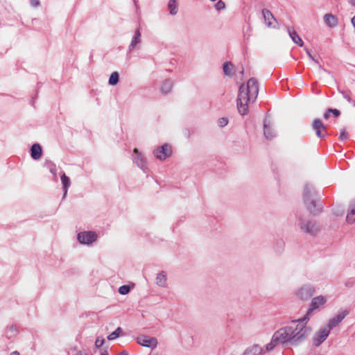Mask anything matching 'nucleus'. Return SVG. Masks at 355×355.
I'll use <instances>...</instances> for the list:
<instances>
[{"mask_svg":"<svg viewBox=\"0 0 355 355\" xmlns=\"http://www.w3.org/2000/svg\"><path fill=\"white\" fill-rule=\"evenodd\" d=\"M228 123V119L226 117H222L218 119V125L220 128H223L225 125H227Z\"/></svg>","mask_w":355,"mask_h":355,"instance_id":"33","label":"nucleus"},{"mask_svg":"<svg viewBox=\"0 0 355 355\" xmlns=\"http://www.w3.org/2000/svg\"><path fill=\"white\" fill-rule=\"evenodd\" d=\"M101 355H108V354L106 352V353L102 354Z\"/></svg>","mask_w":355,"mask_h":355,"instance_id":"49","label":"nucleus"},{"mask_svg":"<svg viewBox=\"0 0 355 355\" xmlns=\"http://www.w3.org/2000/svg\"><path fill=\"white\" fill-rule=\"evenodd\" d=\"M343 97L349 102V103H352L354 106H355V101H352V100L351 99V98L349 97V96L344 92H341Z\"/></svg>","mask_w":355,"mask_h":355,"instance_id":"39","label":"nucleus"},{"mask_svg":"<svg viewBox=\"0 0 355 355\" xmlns=\"http://www.w3.org/2000/svg\"><path fill=\"white\" fill-rule=\"evenodd\" d=\"M10 355H20L19 352L17 351H14L12 352H11Z\"/></svg>","mask_w":355,"mask_h":355,"instance_id":"47","label":"nucleus"},{"mask_svg":"<svg viewBox=\"0 0 355 355\" xmlns=\"http://www.w3.org/2000/svg\"><path fill=\"white\" fill-rule=\"evenodd\" d=\"M328 112H331L336 117L339 116L340 114V111L337 109L329 108Z\"/></svg>","mask_w":355,"mask_h":355,"instance_id":"38","label":"nucleus"},{"mask_svg":"<svg viewBox=\"0 0 355 355\" xmlns=\"http://www.w3.org/2000/svg\"><path fill=\"white\" fill-rule=\"evenodd\" d=\"M331 112H328V110L326 111V112L324 114V118L325 119H328L330 116Z\"/></svg>","mask_w":355,"mask_h":355,"instance_id":"44","label":"nucleus"},{"mask_svg":"<svg viewBox=\"0 0 355 355\" xmlns=\"http://www.w3.org/2000/svg\"><path fill=\"white\" fill-rule=\"evenodd\" d=\"M114 331L119 336L122 332V329L121 327H118Z\"/></svg>","mask_w":355,"mask_h":355,"instance_id":"45","label":"nucleus"},{"mask_svg":"<svg viewBox=\"0 0 355 355\" xmlns=\"http://www.w3.org/2000/svg\"><path fill=\"white\" fill-rule=\"evenodd\" d=\"M46 167L49 168L50 173L53 175L54 178H56L57 169L55 165L50 162L46 164Z\"/></svg>","mask_w":355,"mask_h":355,"instance_id":"32","label":"nucleus"},{"mask_svg":"<svg viewBox=\"0 0 355 355\" xmlns=\"http://www.w3.org/2000/svg\"><path fill=\"white\" fill-rule=\"evenodd\" d=\"M288 35H289L290 37L291 38V40H293V42L295 44H297L300 46H303L304 42H303L302 40L301 39V37L299 36L297 33L294 29L289 28L288 29Z\"/></svg>","mask_w":355,"mask_h":355,"instance_id":"24","label":"nucleus"},{"mask_svg":"<svg viewBox=\"0 0 355 355\" xmlns=\"http://www.w3.org/2000/svg\"><path fill=\"white\" fill-rule=\"evenodd\" d=\"M132 160L144 173H147L148 172L149 169L146 157L136 148L133 150Z\"/></svg>","mask_w":355,"mask_h":355,"instance_id":"8","label":"nucleus"},{"mask_svg":"<svg viewBox=\"0 0 355 355\" xmlns=\"http://www.w3.org/2000/svg\"><path fill=\"white\" fill-rule=\"evenodd\" d=\"M136 340L140 345L151 349L155 348L158 343L156 338L146 335H140L137 336Z\"/></svg>","mask_w":355,"mask_h":355,"instance_id":"13","label":"nucleus"},{"mask_svg":"<svg viewBox=\"0 0 355 355\" xmlns=\"http://www.w3.org/2000/svg\"><path fill=\"white\" fill-rule=\"evenodd\" d=\"M347 139H348L347 133L346 132V131L345 130H343L340 132V135L339 137L340 141H346Z\"/></svg>","mask_w":355,"mask_h":355,"instance_id":"37","label":"nucleus"},{"mask_svg":"<svg viewBox=\"0 0 355 355\" xmlns=\"http://www.w3.org/2000/svg\"><path fill=\"white\" fill-rule=\"evenodd\" d=\"M312 128L315 130L318 137L321 139L324 138L326 134V127L320 119H315L313 122Z\"/></svg>","mask_w":355,"mask_h":355,"instance_id":"15","label":"nucleus"},{"mask_svg":"<svg viewBox=\"0 0 355 355\" xmlns=\"http://www.w3.org/2000/svg\"><path fill=\"white\" fill-rule=\"evenodd\" d=\"M349 3L352 6L355 7V0H349Z\"/></svg>","mask_w":355,"mask_h":355,"instance_id":"48","label":"nucleus"},{"mask_svg":"<svg viewBox=\"0 0 355 355\" xmlns=\"http://www.w3.org/2000/svg\"><path fill=\"white\" fill-rule=\"evenodd\" d=\"M297 220L300 230L311 236H316L320 230V225L314 220L304 218L300 215L297 216Z\"/></svg>","mask_w":355,"mask_h":355,"instance_id":"5","label":"nucleus"},{"mask_svg":"<svg viewBox=\"0 0 355 355\" xmlns=\"http://www.w3.org/2000/svg\"><path fill=\"white\" fill-rule=\"evenodd\" d=\"M134 2H135V4H137V0H134Z\"/></svg>","mask_w":355,"mask_h":355,"instance_id":"50","label":"nucleus"},{"mask_svg":"<svg viewBox=\"0 0 355 355\" xmlns=\"http://www.w3.org/2000/svg\"><path fill=\"white\" fill-rule=\"evenodd\" d=\"M263 134L265 138L268 140H272L276 137L275 129L271 125L270 120L267 118L263 121Z\"/></svg>","mask_w":355,"mask_h":355,"instance_id":"16","label":"nucleus"},{"mask_svg":"<svg viewBox=\"0 0 355 355\" xmlns=\"http://www.w3.org/2000/svg\"><path fill=\"white\" fill-rule=\"evenodd\" d=\"M173 88V82L171 80L166 79L164 80L160 87V92L164 94H168Z\"/></svg>","mask_w":355,"mask_h":355,"instance_id":"26","label":"nucleus"},{"mask_svg":"<svg viewBox=\"0 0 355 355\" xmlns=\"http://www.w3.org/2000/svg\"><path fill=\"white\" fill-rule=\"evenodd\" d=\"M116 355H129V354H128V352H126V351H123V352H121L119 353V354H116Z\"/></svg>","mask_w":355,"mask_h":355,"instance_id":"46","label":"nucleus"},{"mask_svg":"<svg viewBox=\"0 0 355 355\" xmlns=\"http://www.w3.org/2000/svg\"><path fill=\"white\" fill-rule=\"evenodd\" d=\"M118 337H119V336L117 335V334H116L115 331H113L110 334L108 335L107 339L109 340H113Z\"/></svg>","mask_w":355,"mask_h":355,"instance_id":"40","label":"nucleus"},{"mask_svg":"<svg viewBox=\"0 0 355 355\" xmlns=\"http://www.w3.org/2000/svg\"><path fill=\"white\" fill-rule=\"evenodd\" d=\"M259 93V86L257 80L251 78L246 85L240 86L237 98V109L241 115H245L248 111V103L254 102Z\"/></svg>","mask_w":355,"mask_h":355,"instance_id":"1","label":"nucleus"},{"mask_svg":"<svg viewBox=\"0 0 355 355\" xmlns=\"http://www.w3.org/2000/svg\"><path fill=\"white\" fill-rule=\"evenodd\" d=\"M325 24L329 27H336L338 24V19L332 14L327 13L324 16Z\"/></svg>","mask_w":355,"mask_h":355,"instance_id":"25","label":"nucleus"},{"mask_svg":"<svg viewBox=\"0 0 355 355\" xmlns=\"http://www.w3.org/2000/svg\"><path fill=\"white\" fill-rule=\"evenodd\" d=\"M119 74L117 71H114V72L112 73V74L110 75L108 83L110 85L114 86V85H116L119 83Z\"/></svg>","mask_w":355,"mask_h":355,"instance_id":"30","label":"nucleus"},{"mask_svg":"<svg viewBox=\"0 0 355 355\" xmlns=\"http://www.w3.org/2000/svg\"><path fill=\"white\" fill-rule=\"evenodd\" d=\"M105 343V339L101 337H98L95 341V346L97 348L101 347Z\"/></svg>","mask_w":355,"mask_h":355,"instance_id":"35","label":"nucleus"},{"mask_svg":"<svg viewBox=\"0 0 355 355\" xmlns=\"http://www.w3.org/2000/svg\"><path fill=\"white\" fill-rule=\"evenodd\" d=\"M343 209H335L334 211V213L336 215V216H340V215H343Z\"/></svg>","mask_w":355,"mask_h":355,"instance_id":"42","label":"nucleus"},{"mask_svg":"<svg viewBox=\"0 0 355 355\" xmlns=\"http://www.w3.org/2000/svg\"><path fill=\"white\" fill-rule=\"evenodd\" d=\"M223 70L225 75L230 76L233 73L234 65L230 62H226L223 64Z\"/></svg>","mask_w":355,"mask_h":355,"instance_id":"29","label":"nucleus"},{"mask_svg":"<svg viewBox=\"0 0 355 355\" xmlns=\"http://www.w3.org/2000/svg\"><path fill=\"white\" fill-rule=\"evenodd\" d=\"M141 34L139 29H137L135 31L134 35L132 38V40L130 42V44L128 46V52L131 53L134 49L137 46L138 44H140L141 43Z\"/></svg>","mask_w":355,"mask_h":355,"instance_id":"17","label":"nucleus"},{"mask_svg":"<svg viewBox=\"0 0 355 355\" xmlns=\"http://www.w3.org/2000/svg\"><path fill=\"white\" fill-rule=\"evenodd\" d=\"M309 320H304L303 317L287 325V328L290 338L291 340V345H297L302 343L309 335L311 328L306 324Z\"/></svg>","mask_w":355,"mask_h":355,"instance_id":"2","label":"nucleus"},{"mask_svg":"<svg viewBox=\"0 0 355 355\" xmlns=\"http://www.w3.org/2000/svg\"><path fill=\"white\" fill-rule=\"evenodd\" d=\"M273 250L277 254H282L284 251L285 242L282 239H277L273 243Z\"/></svg>","mask_w":355,"mask_h":355,"instance_id":"22","label":"nucleus"},{"mask_svg":"<svg viewBox=\"0 0 355 355\" xmlns=\"http://www.w3.org/2000/svg\"><path fill=\"white\" fill-rule=\"evenodd\" d=\"M327 302V297L322 295L313 297L303 320H309L315 312L320 311L324 307Z\"/></svg>","mask_w":355,"mask_h":355,"instance_id":"6","label":"nucleus"},{"mask_svg":"<svg viewBox=\"0 0 355 355\" xmlns=\"http://www.w3.org/2000/svg\"><path fill=\"white\" fill-rule=\"evenodd\" d=\"M214 7L216 8V10L218 11H220L221 10H223L225 8V3L221 1V0H219L215 5H214Z\"/></svg>","mask_w":355,"mask_h":355,"instance_id":"34","label":"nucleus"},{"mask_svg":"<svg viewBox=\"0 0 355 355\" xmlns=\"http://www.w3.org/2000/svg\"><path fill=\"white\" fill-rule=\"evenodd\" d=\"M76 355H87V354L85 351L78 350V351H77Z\"/></svg>","mask_w":355,"mask_h":355,"instance_id":"43","label":"nucleus"},{"mask_svg":"<svg viewBox=\"0 0 355 355\" xmlns=\"http://www.w3.org/2000/svg\"><path fill=\"white\" fill-rule=\"evenodd\" d=\"M40 4V2L39 0H31V5L34 8L39 6Z\"/></svg>","mask_w":355,"mask_h":355,"instance_id":"41","label":"nucleus"},{"mask_svg":"<svg viewBox=\"0 0 355 355\" xmlns=\"http://www.w3.org/2000/svg\"><path fill=\"white\" fill-rule=\"evenodd\" d=\"M153 155L160 161H164L172 154L171 146L168 144H164L158 146L153 151Z\"/></svg>","mask_w":355,"mask_h":355,"instance_id":"10","label":"nucleus"},{"mask_svg":"<svg viewBox=\"0 0 355 355\" xmlns=\"http://www.w3.org/2000/svg\"><path fill=\"white\" fill-rule=\"evenodd\" d=\"M316 197L317 195L313 186L306 184L303 191L304 202L309 212L313 214L320 213L322 207V204L317 202Z\"/></svg>","mask_w":355,"mask_h":355,"instance_id":"3","label":"nucleus"},{"mask_svg":"<svg viewBox=\"0 0 355 355\" xmlns=\"http://www.w3.org/2000/svg\"><path fill=\"white\" fill-rule=\"evenodd\" d=\"M331 330L326 325L316 331L313 336V344L320 346L329 336Z\"/></svg>","mask_w":355,"mask_h":355,"instance_id":"11","label":"nucleus"},{"mask_svg":"<svg viewBox=\"0 0 355 355\" xmlns=\"http://www.w3.org/2000/svg\"><path fill=\"white\" fill-rule=\"evenodd\" d=\"M18 334V329L15 325H10L7 327L6 329V336L8 338L16 336Z\"/></svg>","mask_w":355,"mask_h":355,"instance_id":"28","label":"nucleus"},{"mask_svg":"<svg viewBox=\"0 0 355 355\" xmlns=\"http://www.w3.org/2000/svg\"><path fill=\"white\" fill-rule=\"evenodd\" d=\"M346 220L348 223H353L355 221V199L353 200L349 205Z\"/></svg>","mask_w":355,"mask_h":355,"instance_id":"19","label":"nucleus"},{"mask_svg":"<svg viewBox=\"0 0 355 355\" xmlns=\"http://www.w3.org/2000/svg\"><path fill=\"white\" fill-rule=\"evenodd\" d=\"M42 146L37 143L33 144V146L31 148V156L32 159L35 160L39 159L42 157Z\"/></svg>","mask_w":355,"mask_h":355,"instance_id":"18","label":"nucleus"},{"mask_svg":"<svg viewBox=\"0 0 355 355\" xmlns=\"http://www.w3.org/2000/svg\"><path fill=\"white\" fill-rule=\"evenodd\" d=\"M60 179L62 184V189H63V197L62 198H64L67 194L68 189L71 185V181L69 177L66 175V174L62 172L60 175Z\"/></svg>","mask_w":355,"mask_h":355,"instance_id":"20","label":"nucleus"},{"mask_svg":"<svg viewBox=\"0 0 355 355\" xmlns=\"http://www.w3.org/2000/svg\"><path fill=\"white\" fill-rule=\"evenodd\" d=\"M305 51L306 52V54L307 55L309 56V58L310 59H311L316 64H318V66L319 67V68H322L321 65L319 64L318 61L317 60H315L313 55H311V51L308 49H305Z\"/></svg>","mask_w":355,"mask_h":355,"instance_id":"36","label":"nucleus"},{"mask_svg":"<svg viewBox=\"0 0 355 355\" xmlns=\"http://www.w3.org/2000/svg\"><path fill=\"white\" fill-rule=\"evenodd\" d=\"M168 10L170 15H175L178 12L177 0H169L168 3Z\"/></svg>","mask_w":355,"mask_h":355,"instance_id":"27","label":"nucleus"},{"mask_svg":"<svg viewBox=\"0 0 355 355\" xmlns=\"http://www.w3.org/2000/svg\"><path fill=\"white\" fill-rule=\"evenodd\" d=\"M315 293V288L311 284H304L295 292V297L297 300L306 302Z\"/></svg>","mask_w":355,"mask_h":355,"instance_id":"7","label":"nucleus"},{"mask_svg":"<svg viewBox=\"0 0 355 355\" xmlns=\"http://www.w3.org/2000/svg\"><path fill=\"white\" fill-rule=\"evenodd\" d=\"M288 331L286 326L276 331L273 334L270 342L266 345V350L272 351L278 345H291Z\"/></svg>","mask_w":355,"mask_h":355,"instance_id":"4","label":"nucleus"},{"mask_svg":"<svg viewBox=\"0 0 355 355\" xmlns=\"http://www.w3.org/2000/svg\"><path fill=\"white\" fill-rule=\"evenodd\" d=\"M167 274L164 271H162L161 272L158 273L156 279H155V283L159 287L165 288L167 286Z\"/></svg>","mask_w":355,"mask_h":355,"instance_id":"21","label":"nucleus"},{"mask_svg":"<svg viewBox=\"0 0 355 355\" xmlns=\"http://www.w3.org/2000/svg\"><path fill=\"white\" fill-rule=\"evenodd\" d=\"M349 313V311L347 309L340 310L336 315L328 320L326 326L331 330L334 327L338 326Z\"/></svg>","mask_w":355,"mask_h":355,"instance_id":"12","label":"nucleus"},{"mask_svg":"<svg viewBox=\"0 0 355 355\" xmlns=\"http://www.w3.org/2000/svg\"><path fill=\"white\" fill-rule=\"evenodd\" d=\"M262 15L265 21V23L268 27L272 26V21L275 20L272 12L268 9H263Z\"/></svg>","mask_w":355,"mask_h":355,"instance_id":"23","label":"nucleus"},{"mask_svg":"<svg viewBox=\"0 0 355 355\" xmlns=\"http://www.w3.org/2000/svg\"><path fill=\"white\" fill-rule=\"evenodd\" d=\"M98 239V234L92 231L80 232L77 234V240L82 245H89Z\"/></svg>","mask_w":355,"mask_h":355,"instance_id":"9","label":"nucleus"},{"mask_svg":"<svg viewBox=\"0 0 355 355\" xmlns=\"http://www.w3.org/2000/svg\"><path fill=\"white\" fill-rule=\"evenodd\" d=\"M269 352L266 350V345L263 347L258 344H254L247 347L242 355H265Z\"/></svg>","mask_w":355,"mask_h":355,"instance_id":"14","label":"nucleus"},{"mask_svg":"<svg viewBox=\"0 0 355 355\" xmlns=\"http://www.w3.org/2000/svg\"><path fill=\"white\" fill-rule=\"evenodd\" d=\"M134 287V284H132L131 285H123L119 288V293L121 295H126L128 294L131 288Z\"/></svg>","mask_w":355,"mask_h":355,"instance_id":"31","label":"nucleus"}]
</instances>
